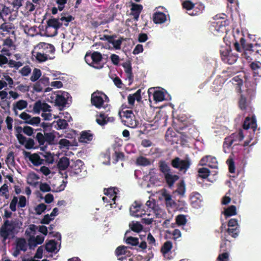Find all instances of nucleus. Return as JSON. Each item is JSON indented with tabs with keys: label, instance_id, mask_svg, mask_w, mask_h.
I'll return each mask as SVG.
<instances>
[{
	"label": "nucleus",
	"instance_id": "774afa93",
	"mask_svg": "<svg viewBox=\"0 0 261 261\" xmlns=\"http://www.w3.org/2000/svg\"><path fill=\"white\" fill-rule=\"evenodd\" d=\"M31 71V69L29 66L26 65L24 66L20 71L19 72L22 76H28Z\"/></svg>",
	"mask_w": 261,
	"mask_h": 261
},
{
	"label": "nucleus",
	"instance_id": "13d9d810",
	"mask_svg": "<svg viewBox=\"0 0 261 261\" xmlns=\"http://www.w3.org/2000/svg\"><path fill=\"white\" fill-rule=\"evenodd\" d=\"M227 232L229 235L231 236L233 238H236L238 236L239 230L238 228V227H236L235 228H228Z\"/></svg>",
	"mask_w": 261,
	"mask_h": 261
},
{
	"label": "nucleus",
	"instance_id": "4c0bfd02",
	"mask_svg": "<svg viewBox=\"0 0 261 261\" xmlns=\"http://www.w3.org/2000/svg\"><path fill=\"white\" fill-rule=\"evenodd\" d=\"M45 248L49 252H54L57 248V243L54 240H50L45 244Z\"/></svg>",
	"mask_w": 261,
	"mask_h": 261
},
{
	"label": "nucleus",
	"instance_id": "6e6552de",
	"mask_svg": "<svg viewBox=\"0 0 261 261\" xmlns=\"http://www.w3.org/2000/svg\"><path fill=\"white\" fill-rule=\"evenodd\" d=\"M104 98H108L107 96L105 93L99 92H94L91 95V104L96 108L99 109L102 107Z\"/></svg>",
	"mask_w": 261,
	"mask_h": 261
},
{
	"label": "nucleus",
	"instance_id": "aec40b11",
	"mask_svg": "<svg viewBox=\"0 0 261 261\" xmlns=\"http://www.w3.org/2000/svg\"><path fill=\"white\" fill-rule=\"evenodd\" d=\"M70 163L71 162H70L69 159L68 158L63 156L59 159L57 166L59 170L64 171L68 167L69 168Z\"/></svg>",
	"mask_w": 261,
	"mask_h": 261
},
{
	"label": "nucleus",
	"instance_id": "8fccbe9b",
	"mask_svg": "<svg viewBox=\"0 0 261 261\" xmlns=\"http://www.w3.org/2000/svg\"><path fill=\"white\" fill-rule=\"evenodd\" d=\"M210 171L206 168H201L198 169L199 176L202 178H207L210 175Z\"/></svg>",
	"mask_w": 261,
	"mask_h": 261
},
{
	"label": "nucleus",
	"instance_id": "f257e3e1",
	"mask_svg": "<svg viewBox=\"0 0 261 261\" xmlns=\"http://www.w3.org/2000/svg\"><path fill=\"white\" fill-rule=\"evenodd\" d=\"M21 224V222L17 219L4 220L0 227V237L2 239V242L5 243L7 240L13 238L16 232V229L19 228Z\"/></svg>",
	"mask_w": 261,
	"mask_h": 261
},
{
	"label": "nucleus",
	"instance_id": "f3484780",
	"mask_svg": "<svg viewBox=\"0 0 261 261\" xmlns=\"http://www.w3.org/2000/svg\"><path fill=\"white\" fill-rule=\"evenodd\" d=\"M164 178L168 187L172 188L175 182L179 179V176L176 174H172L171 172L166 174L164 175Z\"/></svg>",
	"mask_w": 261,
	"mask_h": 261
},
{
	"label": "nucleus",
	"instance_id": "a211bd4d",
	"mask_svg": "<svg viewBox=\"0 0 261 261\" xmlns=\"http://www.w3.org/2000/svg\"><path fill=\"white\" fill-rule=\"evenodd\" d=\"M233 139H226L224 142V144H226L228 145V147L231 146V145L233 144V142L236 140H238L239 141H241L244 139V135L242 129H240L239 132L237 134H232Z\"/></svg>",
	"mask_w": 261,
	"mask_h": 261
},
{
	"label": "nucleus",
	"instance_id": "f03ea898",
	"mask_svg": "<svg viewBox=\"0 0 261 261\" xmlns=\"http://www.w3.org/2000/svg\"><path fill=\"white\" fill-rule=\"evenodd\" d=\"M85 60L90 66L96 69L102 68L105 65L101 54L96 51L87 52L85 56Z\"/></svg>",
	"mask_w": 261,
	"mask_h": 261
},
{
	"label": "nucleus",
	"instance_id": "37998d69",
	"mask_svg": "<svg viewBox=\"0 0 261 261\" xmlns=\"http://www.w3.org/2000/svg\"><path fill=\"white\" fill-rule=\"evenodd\" d=\"M6 163L8 165V166L9 165H10L12 166H14L15 162L14 159V152L11 151L8 153L6 159Z\"/></svg>",
	"mask_w": 261,
	"mask_h": 261
},
{
	"label": "nucleus",
	"instance_id": "a18cd8bd",
	"mask_svg": "<svg viewBox=\"0 0 261 261\" xmlns=\"http://www.w3.org/2000/svg\"><path fill=\"white\" fill-rule=\"evenodd\" d=\"M127 249H132V247L125 246L123 245L118 246L116 249L115 250V255L119 257L120 255H124L125 254V251Z\"/></svg>",
	"mask_w": 261,
	"mask_h": 261
},
{
	"label": "nucleus",
	"instance_id": "bb28decb",
	"mask_svg": "<svg viewBox=\"0 0 261 261\" xmlns=\"http://www.w3.org/2000/svg\"><path fill=\"white\" fill-rule=\"evenodd\" d=\"M107 115L104 113H100L96 115V121L100 126H104L108 123L109 120H106Z\"/></svg>",
	"mask_w": 261,
	"mask_h": 261
},
{
	"label": "nucleus",
	"instance_id": "6e6d98bb",
	"mask_svg": "<svg viewBox=\"0 0 261 261\" xmlns=\"http://www.w3.org/2000/svg\"><path fill=\"white\" fill-rule=\"evenodd\" d=\"M226 162L228 165L229 172L231 173H234L236 168H235V164H234V162L233 160L231 158H229L227 160Z\"/></svg>",
	"mask_w": 261,
	"mask_h": 261
},
{
	"label": "nucleus",
	"instance_id": "4be33fe9",
	"mask_svg": "<svg viewBox=\"0 0 261 261\" xmlns=\"http://www.w3.org/2000/svg\"><path fill=\"white\" fill-rule=\"evenodd\" d=\"M167 20L165 14L163 12H155L153 15V20L155 23H162Z\"/></svg>",
	"mask_w": 261,
	"mask_h": 261
},
{
	"label": "nucleus",
	"instance_id": "052dcab7",
	"mask_svg": "<svg viewBox=\"0 0 261 261\" xmlns=\"http://www.w3.org/2000/svg\"><path fill=\"white\" fill-rule=\"evenodd\" d=\"M46 208V205L44 203L38 204L35 208V212L37 215H40Z\"/></svg>",
	"mask_w": 261,
	"mask_h": 261
},
{
	"label": "nucleus",
	"instance_id": "864d4df0",
	"mask_svg": "<svg viewBox=\"0 0 261 261\" xmlns=\"http://www.w3.org/2000/svg\"><path fill=\"white\" fill-rule=\"evenodd\" d=\"M187 219L185 215H179L176 217V223L178 225H184L187 223Z\"/></svg>",
	"mask_w": 261,
	"mask_h": 261
},
{
	"label": "nucleus",
	"instance_id": "423d86ee",
	"mask_svg": "<svg viewBox=\"0 0 261 261\" xmlns=\"http://www.w3.org/2000/svg\"><path fill=\"white\" fill-rule=\"evenodd\" d=\"M85 171L84 163L82 160L79 159L76 161L73 160L71 161L69 168H68L67 172L70 176L74 175L82 176V172H84Z\"/></svg>",
	"mask_w": 261,
	"mask_h": 261
},
{
	"label": "nucleus",
	"instance_id": "39448f33",
	"mask_svg": "<svg viewBox=\"0 0 261 261\" xmlns=\"http://www.w3.org/2000/svg\"><path fill=\"white\" fill-rule=\"evenodd\" d=\"M240 42L247 60H252V57L259 58L258 54L256 53V47L254 44L246 43V40L244 38H241Z\"/></svg>",
	"mask_w": 261,
	"mask_h": 261
},
{
	"label": "nucleus",
	"instance_id": "603ef678",
	"mask_svg": "<svg viewBox=\"0 0 261 261\" xmlns=\"http://www.w3.org/2000/svg\"><path fill=\"white\" fill-rule=\"evenodd\" d=\"M131 229L136 232H139L143 229L142 225L138 222L133 223L132 225L129 224Z\"/></svg>",
	"mask_w": 261,
	"mask_h": 261
},
{
	"label": "nucleus",
	"instance_id": "393cba45",
	"mask_svg": "<svg viewBox=\"0 0 261 261\" xmlns=\"http://www.w3.org/2000/svg\"><path fill=\"white\" fill-rule=\"evenodd\" d=\"M36 140L38 142L40 146H42L41 147V149L42 150L44 151L46 148L47 145L44 146V144L45 142V138L44 134H42L41 133H38L36 136Z\"/></svg>",
	"mask_w": 261,
	"mask_h": 261
},
{
	"label": "nucleus",
	"instance_id": "c9c22d12",
	"mask_svg": "<svg viewBox=\"0 0 261 261\" xmlns=\"http://www.w3.org/2000/svg\"><path fill=\"white\" fill-rule=\"evenodd\" d=\"M66 14H67L66 13H62V17H61L60 20L62 21H64L65 22L64 23V25L67 27L68 25L69 22L72 21L74 19V17L70 15H67L66 16Z\"/></svg>",
	"mask_w": 261,
	"mask_h": 261
},
{
	"label": "nucleus",
	"instance_id": "bf43d9fd",
	"mask_svg": "<svg viewBox=\"0 0 261 261\" xmlns=\"http://www.w3.org/2000/svg\"><path fill=\"white\" fill-rule=\"evenodd\" d=\"M28 105L27 101L24 100H20L18 101L16 103V108L19 110L25 109Z\"/></svg>",
	"mask_w": 261,
	"mask_h": 261
},
{
	"label": "nucleus",
	"instance_id": "e2e57ef3",
	"mask_svg": "<svg viewBox=\"0 0 261 261\" xmlns=\"http://www.w3.org/2000/svg\"><path fill=\"white\" fill-rule=\"evenodd\" d=\"M41 154L45 159L47 163L49 164L53 163L54 161V156L50 152H45V154L41 153Z\"/></svg>",
	"mask_w": 261,
	"mask_h": 261
},
{
	"label": "nucleus",
	"instance_id": "0e129e2a",
	"mask_svg": "<svg viewBox=\"0 0 261 261\" xmlns=\"http://www.w3.org/2000/svg\"><path fill=\"white\" fill-rule=\"evenodd\" d=\"M40 118L39 117H31V119L29 121L27 122V124H31L32 125H37L40 122Z\"/></svg>",
	"mask_w": 261,
	"mask_h": 261
},
{
	"label": "nucleus",
	"instance_id": "7ed1b4c3",
	"mask_svg": "<svg viewBox=\"0 0 261 261\" xmlns=\"http://www.w3.org/2000/svg\"><path fill=\"white\" fill-rule=\"evenodd\" d=\"M220 53L223 62L230 65L236 63L239 58L237 54L232 53L230 46H221Z\"/></svg>",
	"mask_w": 261,
	"mask_h": 261
},
{
	"label": "nucleus",
	"instance_id": "5701e85b",
	"mask_svg": "<svg viewBox=\"0 0 261 261\" xmlns=\"http://www.w3.org/2000/svg\"><path fill=\"white\" fill-rule=\"evenodd\" d=\"M33 56L35 57L36 59L40 63L45 62L47 60L53 59L55 58V57H49L47 54H44V51H42V52H37L36 55L33 54Z\"/></svg>",
	"mask_w": 261,
	"mask_h": 261
},
{
	"label": "nucleus",
	"instance_id": "4d7b16f0",
	"mask_svg": "<svg viewBox=\"0 0 261 261\" xmlns=\"http://www.w3.org/2000/svg\"><path fill=\"white\" fill-rule=\"evenodd\" d=\"M260 65L261 63L259 62H257L251 63L250 66L251 69L254 71V73L258 75L257 71L258 70H261Z\"/></svg>",
	"mask_w": 261,
	"mask_h": 261
},
{
	"label": "nucleus",
	"instance_id": "20e7f679",
	"mask_svg": "<svg viewBox=\"0 0 261 261\" xmlns=\"http://www.w3.org/2000/svg\"><path fill=\"white\" fill-rule=\"evenodd\" d=\"M191 162L189 158L187 157L185 159H181L179 157H175L171 161V166L179 171L186 173L190 168Z\"/></svg>",
	"mask_w": 261,
	"mask_h": 261
},
{
	"label": "nucleus",
	"instance_id": "412c9836",
	"mask_svg": "<svg viewBox=\"0 0 261 261\" xmlns=\"http://www.w3.org/2000/svg\"><path fill=\"white\" fill-rule=\"evenodd\" d=\"M160 171L165 175L166 174L171 173V169L168 164L164 160H160L159 162Z\"/></svg>",
	"mask_w": 261,
	"mask_h": 261
},
{
	"label": "nucleus",
	"instance_id": "f704fd0d",
	"mask_svg": "<svg viewBox=\"0 0 261 261\" xmlns=\"http://www.w3.org/2000/svg\"><path fill=\"white\" fill-rule=\"evenodd\" d=\"M230 248V242L227 239H222L220 245V251L223 252H228Z\"/></svg>",
	"mask_w": 261,
	"mask_h": 261
},
{
	"label": "nucleus",
	"instance_id": "f8f14e48",
	"mask_svg": "<svg viewBox=\"0 0 261 261\" xmlns=\"http://www.w3.org/2000/svg\"><path fill=\"white\" fill-rule=\"evenodd\" d=\"M200 162L201 165H206L212 168H217L218 165L216 158L211 155H206L203 157Z\"/></svg>",
	"mask_w": 261,
	"mask_h": 261
},
{
	"label": "nucleus",
	"instance_id": "79ce46f5",
	"mask_svg": "<svg viewBox=\"0 0 261 261\" xmlns=\"http://www.w3.org/2000/svg\"><path fill=\"white\" fill-rule=\"evenodd\" d=\"M154 100L155 101H162L165 99V94L161 91H155L153 94Z\"/></svg>",
	"mask_w": 261,
	"mask_h": 261
},
{
	"label": "nucleus",
	"instance_id": "338daca9",
	"mask_svg": "<svg viewBox=\"0 0 261 261\" xmlns=\"http://www.w3.org/2000/svg\"><path fill=\"white\" fill-rule=\"evenodd\" d=\"M42 109V102L40 100L36 101L33 107V111L35 113H39Z\"/></svg>",
	"mask_w": 261,
	"mask_h": 261
},
{
	"label": "nucleus",
	"instance_id": "9b49d317",
	"mask_svg": "<svg viewBox=\"0 0 261 261\" xmlns=\"http://www.w3.org/2000/svg\"><path fill=\"white\" fill-rule=\"evenodd\" d=\"M25 158H29L30 161L35 166H39L43 164V160L40 158L37 153L31 154L30 152L25 150L23 152Z\"/></svg>",
	"mask_w": 261,
	"mask_h": 261
},
{
	"label": "nucleus",
	"instance_id": "ddd939ff",
	"mask_svg": "<svg viewBox=\"0 0 261 261\" xmlns=\"http://www.w3.org/2000/svg\"><path fill=\"white\" fill-rule=\"evenodd\" d=\"M103 191L104 194L109 197V202H113V204H115L117 192L119 191L118 189L116 187H110L105 188Z\"/></svg>",
	"mask_w": 261,
	"mask_h": 261
},
{
	"label": "nucleus",
	"instance_id": "2f4dec72",
	"mask_svg": "<svg viewBox=\"0 0 261 261\" xmlns=\"http://www.w3.org/2000/svg\"><path fill=\"white\" fill-rule=\"evenodd\" d=\"M226 217L234 216L237 214V208L235 205H230L225 208L223 213Z\"/></svg>",
	"mask_w": 261,
	"mask_h": 261
},
{
	"label": "nucleus",
	"instance_id": "3c124183",
	"mask_svg": "<svg viewBox=\"0 0 261 261\" xmlns=\"http://www.w3.org/2000/svg\"><path fill=\"white\" fill-rule=\"evenodd\" d=\"M126 244L130 245L132 246H137L139 245V239L133 237H128L125 240Z\"/></svg>",
	"mask_w": 261,
	"mask_h": 261
},
{
	"label": "nucleus",
	"instance_id": "c756f323",
	"mask_svg": "<svg viewBox=\"0 0 261 261\" xmlns=\"http://www.w3.org/2000/svg\"><path fill=\"white\" fill-rule=\"evenodd\" d=\"M172 247L173 244L171 241H166L164 243L163 245L162 246L161 249V251L163 253V254L165 255V254L168 253L170 251V250L172 248Z\"/></svg>",
	"mask_w": 261,
	"mask_h": 261
},
{
	"label": "nucleus",
	"instance_id": "6ab92c4d",
	"mask_svg": "<svg viewBox=\"0 0 261 261\" xmlns=\"http://www.w3.org/2000/svg\"><path fill=\"white\" fill-rule=\"evenodd\" d=\"M122 66L126 73V77L129 82V85H130L134 80V75L132 72L131 64L130 63H125Z\"/></svg>",
	"mask_w": 261,
	"mask_h": 261
},
{
	"label": "nucleus",
	"instance_id": "09e8293b",
	"mask_svg": "<svg viewBox=\"0 0 261 261\" xmlns=\"http://www.w3.org/2000/svg\"><path fill=\"white\" fill-rule=\"evenodd\" d=\"M8 186L6 184H4L0 188V195L5 196V198L7 199L9 197V195L8 194Z\"/></svg>",
	"mask_w": 261,
	"mask_h": 261
},
{
	"label": "nucleus",
	"instance_id": "c85d7f7f",
	"mask_svg": "<svg viewBox=\"0 0 261 261\" xmlns=\"http://www.w3.org/2000/svg\"><path fill=\"white\" fill-rule=\"evenodd\" d=\"M41 47L43 48L44 54H54L55 51V48L54 45L48 43H42L41 44Z\"/></svg>",
	"mask_w": 261,
	"mask_h": 261
},
{
	"label": "nucleus",
	"instance_id": "ea45409f",
	"mask_svg": "<svg viewBox=\"0 0 261 261\" xmlns=\"http://www.w3.org/2000/svg\"><path fill=\"white\" fill-rule=\"evenodd\" d=\"M57 123L58 127H57V129H64L67 128L68 126V124L66 120L63 119H60L58 121H54L53 122V124Z\"/></svg>",
	"mask_w": 261,
	"mask_h": 261
},
{
	"label": "nucleus",
	"instance_id": "a878e982",
	"mask_svg": "<svg viewBox=\"0 0 261 261\" xmlns=\"http://www.w3.org/2000/svg\"><path fill=\"white\" fill-rule=\"evenodd\" d=\"M48 28H54L56 30L59 29L63 24L62 22H60L59 19L52 18L49 19L47 22Z\"/></svg>",
	"mask_w": 261,
	"mask_h": 261
},
{
	"label": "nucleus",
	"instance_id": "de8ad7c7",
	"mask_svg": "<svg viewBox=\"0 0 261 261\" xmlns=\"http://www.w3.org/2000/svg\"><path fill=\"white\" fill-rule=\"evenodd\" d=\"M41 75V72L39 69L35 68L33 70V74L30 77V80L32 82L37 81Z\"/></svg>",
	"mask_w": 261,
	"mask_h": 261
},
{
	"label": "nucleus",
	"instance_id": "cd10ccee",
	"mask_svg": "<svg viewBox=\"0 0 261 261\" xmlns=\"http://www.w3.org/2000/svg\"><path fill=\"white\" fill-rule=\"evenodd\" d=\"M136 163L137 165L147 166L151 165L150 160L143 156H140L137 158Z\"/></svg>",
	"mask_w": 261,
	"mask_h": 261
},
{
	"label": "nucleus",
	"instance_id": "49530a36",
	"mask_svg": "<svg viewBox=\"0 0 261 261\" xmlns=\"http://www.w3.org/2000/svg\"><path fill=\"white\" fill-rule=\"evenodd\" d=\"M248 106V103L247 102L246 98L244 96V95L241 94L239 101V108L242 110H246L247 107Z\"/></svg>",
	"mask_w": 261,
	"mask_h": 261
},
{
	"label": "nucleus",
	"instance_id": "7c9ffc66",
	"mask_svg": "<svg viewBox=\"0 0 261 261\" xmlns=\"http://www.w3.org/2000/svg\"><path fill=\"white\" fill-rule=\"evenodd\" d=\"M115 38H116V35H112V37L109 43L112 44L116 49H120L121 48V45L123 41V38H120V39L116 40H115Z\"/></svg>",
	"mask_w": 261,
	"mask_h": 261
},
{
	"label": "nucleus",
	"instance_id": "680f3d73",
	"mask_svg": "<svg viewBox=\"0 0 261 261\" xmlns=\"http://www.w3.org/2000/svg\"><path fill=\"white\" fill-rule=\"evenodd\" d=\"M68 1V0H56V3L58 5V9L60 11H62L64 10Z\"/></svg>",
	"mask_w": 261,
	"mask_h": 261
},
{
	"label": "nucleus",
	"instance_id": "0eeeda50",
	"mask_svg": "<svg viewBox=\"0 0 261 261\" xmlns=\"http://www.w3.org/2000/svg\"><path fill=\"white\" fill-rule=\"evenodd\" d=\"M122 113L123 115L120 116L122 117V122L125 125L130 128L137 127L139 123L132 110H126Z\"/></svg>",
	"mask_w": 261,
	"mask_h": 261
},
{
	"label": "nucleus",
	"instance_id": "2eb2a0df",
	"mask_svg": "<svg viewBox=\"0 0 261 261\" xmlns=\"http://www.w3.org/2000/svg\"><path fill=\"white\" fill-rule=\"evenodd\" d=\"M141 207L142 205L140 203L135 201L129 208L130 214L135 217H142L145 213L141 211Z\"/></svg>",
	"mask_w": 261,
	"mask_h": 261
},
{
	"label": "nucleus",
	"instance_id": "dca6fc26",
	"mask_svg": "<svg viewBox=\"0 0 261 261\" xmlns=\"http://www.w3.org/2000/svg\"><path fill=\"white\" fill-rule=\"evenodd\" d=\"M93 134L91 133L90 130L82 131L79 138V141L81 143H89L93 140Z\"/></svg>",
	"mask_w": 261,
	"mask_h": 261
},
{
	"label": "nucleus",
	"instance_id": "1a4fd4ad",
	"mask_svg": "<svg viewBox=\"0 0 261 261\" xmlns=\"http://www.w3.org/2000/svg\"><path fill=\"white\" fill-rule=\"evenodd\" d=\"M190 202L193 207L198 208L202 205V196L197 192H193L190 195Z\"/></svg>",
	"mask_w": 261,
	"mask_h": 261
},
{
	"label": "nucleus",
	"instance_id": "72a5a7b5",
	"mask_svg": "<svg viewBox=\"0 0 261 261\" xmlns=\"http://www.w3.org/2000/svg\"><path fill=\"white\" fill-rule=\"evenodd\" d=\"M163 196L165 198L166 204L167 206L172 207L176 205L175 202L172 199L171 195L167 193H164Z\"/></svg>",
	"mask_w": 261,
	"mask_h": 261
},
{
	"label": "nucleus",
	"instance_id": "e433bc0d",
	"mask_svg": "<svg viewBox=\"0 0 261 261\" xmlns=\"http://www.w3.org/2000/svg\"><path fill=\"white\" fill-rule=\"evenodd\" d=\"M67 103V100L64 96L57 95L55 99V104L58 106L65 107Z\"/></svg>",
	"mask_w": 261,
	"mask_h": 261
},
{
	"label": "nucleus",
	"instance_id": "473e14b6",
	"mask_svg": "<svg viewBox=\"0 0 261 261\" xmlns=\"http://www.w3.org/2000/svg\"><path fill=\"white\" fill-rule=\"evenodd\" d=\"M45 142L48 145H53L54 144V141L56 138L55 132L50 133H44Z\"/></svg>",
	"mask_w": 261,
	"mask_h": 261
},
{
	"label": "nucleus",
	"instance_id": "9d476101",
	"mask_svg": "<svg viewBox=\"0 0 261 261\" xmlns=\"http://www.w3.org/2000/svg\"><path fill=\"white\" fill-rule=\"evenodd\" d=\"M256 127L257 123L254 115L252 116L251 118L248 116L245 118L243 124V128L244 129L247 130L251 128L254 132L256 129Z\"/></svg>",
	"mask_w": 261,
	"mask_h": 261
},
{
	"label": "nucleus",
	"instance_id": "58836bf2",
	"mask_svg": "<svg viewBox=\"0 0 261 261\" xmlns=\"http://www.w3.org/2000/svg\"><path fill=\"white\" fill-rule=\"evenodd\" d=\"M114 164H116L119 161L124 160V154L122 152H119L115 151L114 154L113 155Z\"/></svg>",
	"mask_w": 261,
	"mask_h": 261
},
{
	"label": "nucleus",
	"instance_id": "4468645a",
	"mask_svg": "<svg viewBox=\"0 0 261 261\" xmlns=\"http://www.w3.org/2000/svg\"><path fill=\"white\" fill-rule=\"evenodd\" d=\"M143 10V6L142 5L132 3L131 4L130 8V15L133 16L134 19L135 21H138L139 19V15Z\"/></svg>",
	"mask_w": 261,
	"mask_h": 261
},
{
	"label": "nucleus",
	"instance_id": "69168bd1",
	"mask_svg": "<svg viewBox=\"0 0 261 261\" xmlns=\"http://www.w3.org/2000/svg\"><path fill=\"white\" fill-rule=\"evenodd\" d=\"M182 6L184 8L188 10H192L195 8V5L190 1H186L183 2Z\"/></svg>",
	"mask_w": 261,
	"mask_h": 261
},
{
	"label": "nucleus",
	"instance_id": "a19ab883",
	"mask_svg": "<svg viewBox=\"0 0 261 261\" xmlns=\"http://www.w3.org/2000/svg\"><path fill=\"white\" fill-rule=\"evenodd\" d=\"M17 247L19 250L25 251L27 250V242L24 239L20 238L17 240Z\"/></svg>",
	"mask_w": 261,
	"mask_h": 261
},
{
	"label": "nucleus",
	"instance_id": "5fc2aeb1",
	"mask_svg": "<svg viewBox=\"0 0 261 261\" xmlns=\"http://www.w3.org/2000/svg\"><path fill=\"white\" fill-rule=\"evenodd\" d=\"M185 184L183 180H181L178 185L176 192L178 194L183 196L185 192Z\"/></svg>",
	"mask_w": 261,
	"mask_h": 261
},
{
	"label": "nucleus",
	"instance_id": "b1692460",
	"mask_svg": "<svg viewBox=\"0 0 261 261\" xmlns=\"http://www.w3.org/2000/svg\"><path fill=\"white\" fill-rule=\"evenodd\" d=\"M232 84L236 86V90L237 92L241 93V87L243 85V81L239 76H236L232 79Z\"/></svg>",
	"mask_w": 261,
	"mask_h": 261
},
{
	"label": "nucleus",
	"instance_id": "c03bdc74",
	"mask_svg": "<svg viewBox=\"0 0 261 261\" xmlns=\"http://www.w3.org/2000/svg\"><path fill=\"white\" fill-rule=\"evenodd\" d=\"M37 227L35 224H31L29 227L25 230V234L27 237H34L32 234H34Z\"/></svg>",
	"mask_w": 261,
	"mask_h": 261
}]
</instances>
